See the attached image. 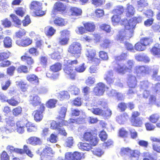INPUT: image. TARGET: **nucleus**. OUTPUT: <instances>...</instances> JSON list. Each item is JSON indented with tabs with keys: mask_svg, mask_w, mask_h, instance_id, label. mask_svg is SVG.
Instances as JSON below:
<instances>
[{
	"mask_svg": "<svg viewBox=\"0 0 160 160\" xmlns=\"http://www.w3.org/2000/svg\"><path fill=\"white\" fill-rule=\"evenodd\" d=\"M0 160H10V157L7 152L3 151L0 155Z\"/></svg>",
	"mask_w": 160,
	"mask_h": 160,
	"instance_id": "obj_64",
	"label": "nucleus"
},
{
	"mask_svg": "<svg viewBox=\"0 0 160 160\" xmlns=\"http://www.w3.org/2000/svg\"><path fill=\"white\" fill-rule=\"evenodd\" d=\"M112 21L114 24H117L120 23L121 24L124 25V26L127 23L128 20L126 18L121 19L120 15L117 14L113 15L112 17Z\"/></svg>",
	"mask_w": 160,
	"mask_h": 160,
	"instance_id": "obj_22",
	"label": "nucleus"
},
{
	"mask_svg": "<svg viewBox=\"0 0 160 160\" xmlns=\"http://www.w3.org/2000/svg\"><path fill=\"white\" fill-rule=\"evenodd\" d=\"M22 108L20 106L14 108L12 110V114L15 117L21 115L22 113Z\"/></svg>",
	"mask_w": 160,
	"mask_h": 160,
	"instance_id": "obj_40",
	"label": "nucleus"
},
{
	"mask_svg": "<svg viewBox=\"0 0 160 160\" xmlns=\"http://www.w3.org/2000/svg\"><path fill=\"white\" fill-rule=\"evenodd\" d=\"M33 13L35 16L37 17H42L46 14L45 11L42 10V7L34 11Z\"/></svg>",
	"mask_w": 160,
	"mask_h": 160,
	"instance_id": "obj_52",
	"label": "nucleus"
},
{
	"mask_svg": "<svg viewBox=\"0 0 160 160\" xmlns=\"http://www.w3.org/2000/svg\"><path fill=\"white\" fill-rule=\"evenodd\" d=\"M137 80L135 76L132 75L128 76V78L127 84L130 88H134L137 86Z\"/></svg>",
	"mask_w": 160,
	"mask_h": 160,
	"instance_id": "obj_25",
	"label": "nucleus"
},
{
	"mask_svg": "<svg viewBox=\"0 0 160 160\" xmlns=\"http://www.w3.org/2000/svg\"><path fill=\"white\" fill-rule=\"evenodd\" d=\"M62 64L60 62H56L50 67L51 71L53 72H56L62 69Z\"/></svg>",
	"mask_w": 160,
	"mask_h": 160,
	"instance_id": "obj_41",
	"label": "nucleus"
},
{
	"mask_svg": "<svg viewBox=\"0 0 160 160\" xmlns=\"http://www.w3.org/2000/svg\"><path fill=\"white\" fill-rule=\"evenodd\" d=\"M26 79L30 82L38 85L39 80L38 77L34 74H30L28 75L26 77Z\"/></svg>",
	"mask_w": 160,
	"mask_h": 160,
	"instance_id": "obj_27",
	"label": "nucleus"
},
{
	"mask_svg": "<svg viewBox=\"0 0 160 160\" xmlns=\"http://www.w3.org/2000/svg\"><path fill=\"white\" fill-rule=\"evenodd\" d=\"M160 118V116L158 113H155L150 116L148 120L152 123H155L159 121Z\"/></svg>",
	"mask_w": 160,
	"mask_h": 160,
	"instance_id": "obj_38",
	"label": "nucleus"
},
{
	"mask_svg": "<svg viewBox=\"0 0 160 160\" xmlns=\"http://www.w3.org/2000/svg\"><path fill=\"white\" fill-rule=\"evenodd\" d=\"M109 88L103 83L99 82L93 88L92 92L95 96L100 97L103 95L105 90H108Z\"/></svg>",
	"mask_w": 160,
	"mask_h": 160,
	"instance_id": "obj_11",
	"label": "nucleus"
},
{
	"mask_svg": "<svg viewBox=\"0 0 160 160\" xmlns=\"http://www.w3.org/2000/svg\"><path fill=\"white\" fill-rule=\"evenodd\" d=\"M40 63L44 68H45L48 64V58L45 56H41L40 58Z\"/></svg>",
	"mask_w": 160,
	"mask_h": 160,
	"instance_id": "obj_63",
	"label": "nucleus"
},
{
	"mask_svg": "<svg viewBox=\"0 0 160 160\" xmlns=\"http://www.w3.org/2000/svg\"><path fill=\"white\" fill-rule=\"evenodd\" d=\"M11 84V81L10 79H8L5 82L1 84V88L4 91H6L8 89Z\"/></svg>",
	"mask_w": 160,
	"mask_h": 160,
	"instance_id": "obj_60",
	"label": "nucleus"
},
{
	"mask_svg": "<svg viewBox=\"0 0 160 160\" xmlns=\"http://www.w3.org/2000/svg\"><path fill=\"white\" fill-rule=\"evenodd\" d=\"M140 112L138 111L132 112L130 122L131 125L135 127H141L143 124L142 118L139 117Z\"/></svg>",
	"mask_w": 160,
	"mask_h": 160,
	"instance_id": "obj_7",
	"label": "nucleus"
},
{
	"mask_svg": "<svg viewBox=\"0 0 160 160\" xmlns=\"http://www.w3.org/2000/svg\"><path fill=\"white\" fill-rule=\"evenodd\" d=\"M70 97L68 92L66 91L60 92L58 96V98L61 101L68 99Z\"/></svg>",
	"mask_w": 160,
	"mask_h": 160,
	"instance_id": "obj_34",
	"label": "nucleus"
},
{
	"mask_svg": "<svg viewBox=\"0 0 160 160\" xmlns=\"http://www.w3.org/2000/svg\"><path fill=\"white\" fill-rule=\"evenodd\" d=\"M28 52L30 54L33 56H37L39 54V52L35 47H30L28 49Z\"/></svg>",
	"mask_w": 160,
	"mask_h": 160,
	"instance_id": "obj_53",
	"label": "nucleus"
},
{
	"mask_svg": "<svg viewBox=\"0 0 160 160\" xmlns=\"http://www.w3.org/2000/svg\"><path fill=\"white\" fill-rule=\"evenodd\" d=\"M80 153L77 152L73 153L71 152H67L65 154V159L66 160H80L81 158Z\"/></svg>",
	"mask_w": 160,
	"mask_h": 160,
	"instance_id": "obj_20",
	"label": "nucleus"
},
{
	"mask_svg": "<svg viewBox=\"0 0 160 160\" xmlns=\"http://www.w3.org/2000/svg\"><path fill=\"white\" fill-rule=\"evenodd\" d=\"M93 154L98 157H101L104 153L102 149L99 148H96L92 151Z\"/></svg>",
	"mask_w": 160,
	"mask_h": 160,
	"instance_id": "obj_59",
	"label": "nucleus"
},
{
	"mask_svg": "<svg viewBox=\"0 0 160 160\" xmlns=\"http://www.w3.org/2000/svg\"><path fill=\"white\" fill-rule=\"evenodd\" d=\"M150 52L152 55L160 57V44L159 43L154 44L150 49Z\"/></svg>",
	"mask_w": 160,
	"mask_h": 160,
	"instance_id": "obj_24",
	"label": "nucleus"
},
{
	"mask_svg": "<svg viewBox=\"0 0 160 160\" xmlns=\"http://www.w3.org/2000/svg\"><path fill=\"white\" fill-rule=\"evenodd\" d=\"M127 53H122L120 55L115 58V63L118 65L116 68V71L118 73L124 74L128 72L125 64H122V62L125 60L127 58Z\"/></svg>",
	"mask_w": 160,
	"mask_h": 160,
	"instance_id": "obj_5",
	"label": "nucleus"
},
{
	"mask_svg": "<svg viewBox=\"0 0 160 160\" xmlns=\"http://www.w3.org/2000/svg\"><path fill=\"white\" fill-rule=\"evenodd\" d=\"M81 44L77 42H74L71 44L68 48V52L70 54L77 58L80 56L82 50Z\"/></svg>",
	"mask_w": 160,
	"mask_h": 160,
	"instance_id": "obj_8",
	"label": "nucleus"
},
{
	"mask_svg": "<svg viewBox=\"0 0 160 160\" xmlns=\"http://www.w3.org/2000/svg\"><path fill=\"white\" fill-rule=\"evenodd\" d=\"M26 142L28 144L35 146L41 145L42 142L40 138L33 136L29 138L26 140Z\"/></svg>",
	"mask_w": 160,
	"mask_h": 160,
	"instance_id": "obj_19",
	"label": "nucleus"
},
{
	"mask_svg": "<svg viewBox=\"0 0 160 160\" xmlns=\"http://www.w3.org/2000/svg\"><path fill=\"white\" fill-rule=\"evenodd\" d=\"M88 60L93 63L96 65H98L101 62V60L97 56L96 52L95 50L91 49L88 51L86 54Z\"/></svg>",
	"mask_w": 160,
	"mask_h": 160,
	"instance_id": "obj_12",
	"label": "nucleus"
},
{
	"mask_svg": "<svg viewBox=\"0 0 160 160\" xmlns=\"http://www.w3.org/2000/svg\"><path fill=\"white\" fill-rule=\"evenodd\" d=\"M61 37L58 38V43L61 45H66L68 44L69 38L66 37L69 34V32L67 29L62 30L60 32Z\"/></svg>",
	"mask_w": 160,
	"mask_h": 160,
	"instance_id": "obj_13",
	"label": "nucleus"
},
{
	"mask_svg": "<svg viewBox=\"0 0 160 160\" xmlns=\"http://www.w3.org/2000/svg\"><path fill=\"white\" fill-rule=\"evenodd\" d=\"M112 42L110 39L105 38L102 39L100 44V47L103 49L109 48L112 45Z\"/></svg>",
	"mask_w": 160,
	"mask_h": 160,
	"instance_id": "obj_28",
	"label": "nucleus"
},
{
	"mask_svg": "<svg viewBox=\"0 0 160 160\" xmlns=\"http://www.w3.org/2000/svg\"><path fill=\"white\" fill-rule=\"evenodd\" d=\"M57 102V100L55 99H50L46 103V107L49 108H54Z\"/></svg>",
	"mask_w": 160,
	"mask_h": 160,
	"instance_id": "obj_43",
	"label": "nucleus"
},
{
	"mask_svg": "<svg viewBox=\"0 0 160 160\" xmlns=\"http://www.w3.org/2000/svg\"><path fill=\"white\" fill-rule=\"evenodd\" d=\"M142 19V18L141 16L134 17L129 19L127 22V23L125 25L128 26L134 32L136 24L141 22Z\"/></svg>",
	"mask_w": 160,
	"mask_h": 160,
	"instance_id": "obj_15",
	"label": "nucleus"
},
{
	"mask_svg": "<svg viewBox=\"0 0 160 160\" xmlns=\"http://www.w3.org/2000/svg\"><path fill=\"white\" fill-rule=\"evenodd\" d=\"M6 130L9 132L14 131L16 129L15 121L13 117L9 116L5 119Z\"/></svg>",
	"mask_w": 160,
	"mask_h": 160,
	"instance_id": "obj_16",
	"label": "nucleus"
},
{
	"mask_svg": "<svg viewBox=\"0 0 160 160\" xmlns=\"http://www.w3.org/2000/svg\"><path fill=\"white\" fill-rule=\"evenodd\" d=\"M96 130H87L83 134L82 138L85 141L89 142L92 146H96L99 141Z\"/></svg>",
	"mask_w": 160,
	"mask_h": 160,
	"instance_id": "obj_4",
	"label": "nucleus"
},
{
	"mask_svg": "<svg viewBox=\"0 0 160 160\" xmlns=\"http://www.w3.org/2000/svg\"><path fill=\"white\" fill-rule=\"evenodd\" d=\"M67 112V108L66 107H61L58 112V115L56 118L57 120L61 121L57 122L56 121H53L51 123L50 126L52 129L57 130L58 133L65 136H66L67 133L64 128H62V123L63 121H65V118Z\"/></svg>",
	"mask_w": 160,
	"mask_h": 160,
	"instance_id": "obj_2",
	"label": "nucleus"
},
{
	"mask_svg": "<svg viewBox=\"0 0 160 160\" xmlns=\"http://www.w3.org/2000/svg\"><path fill=\"white\" fill-rule=\"evenodd\" d=\"M10 17L12 18L13 22L15 24L18 26L21 25L22 21L17 16L12 14L10 15Z\"/></svg>",
	"mask_w": 160,
	"mask_h": 160,
	"instance_id": "obj_46",
	"label": "nucleus"
},
{
	"mask_svg": "<svg viewBox=\"0 0 160 160\" xmlns=\"http://www.w3.org/2000/svg\"><path fill=\"white\" fill-rule=\"evenodd\" d=\"M68 90L73 93L75 95H78L80 92V89L76 86H71L68 88Z\"/></svg>",
	"mask_w": 160,
	"mask_h": 160,
	"instance_id": "obj_49",
	"label": "nucleus"
},
{
	"mask_svg": "<svg viewBox=\"0 0 160 160\" xmlns=\"http://www.w3.org/2000/svg\"><path fill=\"white\" fill-rule=\"evenodd\" d=\"M7 102L10 105L13 107L18 106L20 103V102L16 100L13 97L10 99H8Z\"/></svg>",
	"mask_w": 160,
	"mask_h": 160,
	"instance_id": "obj_54",
	"label": "nucleus"
},
{
	"mask_svg": "<svg viewBox=\"0 0 160 160\" xmlns=\"http://www.w3.org/2000/svg\"><path fill=\"white\" fill-rule=\"evenodd\" d=\"M129 116L126 112H124L118 116L117 118L118 121L121 122L127 120L129 118Z\"/></svg>",
	"mask_w": 160,
	"mask_h": 160,
	"instance_id": "obj_62",
	"label": "nucleus"
},
{
	"mask_svg": "<svg viewBox=\"0 0 160 160\" xmlns=\"http://www.w3.org/2000/svg\"><path fill=\"white\" fill-rule=\"evenodd\" d=\"M54 9L56 11L63 12L66 10L67 6L62 2H57L54 4Z\"/></svg>",
	"mask_w": 160,
	"mask_h": 160,
	"instance_id": "obj_29",
	"label": "nucleus"
},
{
	"mask_svg": "<svg viewBox=\"0 0 160 160\" xmlns=\"http://www.w3.org/2000/svg\"><path fill=\"white\" fill-rule=\"evenodd\" d=\"M78 63V60L75 59L68 60L64 64L63 72L70 79L75 80L76 78V73H82L85 71L86 68L85 63H83L78 66H75Z\"/></svg>",
	"mask_w": 160,
	"mask_h": 160,
	"instance_id": "obj_1",
	"label": "nucleus"
},
{
	"mask_svg": "<svg viewBox=\"0 0 160 160\" xmlns=\"http://www.w3.org/2000/svg\"><path fill=\"white\" fill-rule=\"evenodd\" d=\"M128 132L125 130L124 128H122L119 129L118 132V136L122 138H125L127 137Z\"/></svg>",
	"mask_w": 160,
	"mask_h": 160,
	"instance_id": "obj_58",
	"label": "nucleus"
},
{
	"mask_svg": "<svg viewBox=\"0 0 160 160\" xmlns=\"http://www.w3.org/2000/svg\"><path fill=\"white\" fill-rule=\"evenodd\" d=\"M94 13L95 16L97 18H100L104 15V11L102 9L98 8L95 11Z\"/></svg>",
	"mask_w": 160,
	"mask_h": 160,
	"instance_id": "obj_56",
	"label": "nucleus"
},
{
	"mask_svg": "<svg viewBox=\"0 0 160 160\" xmlns=\"http://www.w3.org/2000/svg\"><path fill=\"white\" fill-rule=\"evenodd\" d=\"M22 122V121H18L16 123L17 131L21 134L23 133L25 131V126Z\"/></svg>",
	"mask_w": 160,
	"mask_h": 160,
	"instance_id": "obj_37",
	"label": "nucleus"
},
{
	"mask_svg": "<svg viewBox=\"0 0 160 160\" xmlns=\"http://www.w3.org/2000/svg\"><path fill=\"white\" fill-rule=\"evenodd\" d=\"M69 12L71 16L76 17L81 15L82 12L81 9L77 7H71Z\"/></svg>",
	"mask_w": 160,
	"mask_h": 160,
	"instance_id": "obj_31",
	"label": "nucleus"
},
{
	"mask_svg": "<svg viewBox=\"0 0 160 160\" xmlns=\"http://www.w3.org/2000/svg\"><path fill=\"white\" fill-rule=\"evenodd\" d=\"M56 32V29L52 26H49L45 28V33L48 37L53 36Z\"/></svg>",
	"mask_w": 160,
	"mask_h": 160,
	"instance_id": "obj_32",
	"label": "nucleus"
},
{
	"mask_svg": "<svg viewBox=\"0 0 160 160\" xmlns=\"http://www.w3.org/2000/svg\"><path fill=\"white\" fill-rule=\"evenodd\" d=\"M42 6V3L39 1H32L30 5V8L31 10L34 11L40 8Z\"/></svg>",
	"mask_w": 160,
	"mask_h": 160,
	"instance_id": "obj_36",
	"label": "nucleus"
},
{
	"mask_svg": "<svg viewBox=\"0 0 160 160\" xmlns=\"http://www.w3.org/2000/svg\"><path fill=\"white\" fill-rule=\"evenodd\" d=\"M124 27V30L120 31L115 39L121 42H123L124 41L129 39L133 35L134 32L128 26L125 25Z\"/></svg>",
	"mask_w": 160,
	"mask_h": 160,
	"instance_id": "obj_6",
	"label": "nucleus"
},
{
	"mask_svg": "<svg viewBox=\"0 0 160 160\" xmlns=\"http://www.w3.org/2000/svg\"><path fill=\"white\" fill-rule=\"evenodd\" d=\"M98 55L101 60L107 61L108 59V53L104 51H99Z\"/></svg>",
	"mask_w": 160,
	"mask_h": 160,
	"instance_id": "obj_44",
	"label": "nucleus"
},
{
	"mask_svg": "<svg viewBox=\"0 0 160 160\" xmlns=\"http://www.w3.org/2000/svg\"><path fill=\"white\" fill-rule=\"evenodd\" d=\"M92 4L96 7H100L103 5L105 0H91Z\"/></svg>",
	"mask_w": 160,
	"mask_h": 160,
	"instance_id": "obj_50",
	"label": "nucleus"
},
{
	"mask_svg": "<svg viewBox=\"0 0 160 160\" xmlns=\"http://www.w3.org/2000/svg\"><path fill=\"white\" fill-rule=\"evenodd\" d=\"M45 108L44 104L42 103L40 105L38 109L34 111L32 113L34 120L37 122L41 121L43 118V113L45 110Z\"/></svg>",
	"mask_w": 160,
	"mask_h": 160,
	"instance_id": "obj_14",
	"label": "nucleus"
},
{
	"mask_svg": "<svg viewBox=\"0 0 160 160\" xmlns=\"http://www.w3.org/2000/svg\"><path fill=\"white\" fill-rule=\"evenodd\" d=\"M16 69L15 67L13 65L7 68V74L9 76H12L14 74Z\"/></svg>",
	"mask_w": 160,
	"mask_h": 160,
	"instance_id": "obj_55",
	"label": "nucleus"
},
{
	"mask_svg": "<svg viewBox=\"0 0 160 160\" xmlns=\"http://www.w3.org/2000/svg\"><path fill=\"white\" fill-rule=\"evenodd\" d=\"M53 154L52 148L47 147L42 150V153L40 156L41 160H52Z\"/></svg>",
	"mask_w": 160,
	"mask_h": 160,
	"instance_id": "obj_17",
	"label": "nucleus"
},
{
	"mask_svg": "<svg viewBox=\"0 0 160 160\" xmlns=\"http://www.w3.org/2000/svg\"><path fill=\"white\" fill-rule=\"evenodd\" d=\"M20 59L22 62H25L27 66L22 65L18 67L17 69L18 72L28 73V67L30 69H32L35 64V61L34 59L32 57L25 52L21 57Z\"/></svg>",
	"mask_w": 160,
	"mask_h": 160,
	"instance_id": "obj_3",
	"label": "nucleus"
},
{
	"mask_svg": "<svg viewBox=\"0 0 160 160\" xmlns=\"http://www.w3.org/2000/svg\"><path fill=\"white\" fill-rule=\"evenodd\" d=\"M134 65V62L132 60H128L125 65L126 67L128 72H131Z\"/></svg>",
	"mask_w": 160,
	"mask_h": 160,
	"instance_id": "obj_47",
	"label": "nucleus"
},
{
	"mask_svg": "<svg viewBox=\"0 0 160 160\" xmlns=\"http://www.w3.org/2000/svg\"><path fill=\"white\" fill-rule=\"evenodd\" d=\"M134 47L135 49L138 51H143L146 49V47L142 44L140 40L135 44Z\"/></svg>",
	"mask_w": 160,
	"mask_h": 160,
	"instance_id": "obj_45",
	"label": "nucleus"
},
{
	"mask_svg": "<svg viewBox=\"0 0 160 160\" xmlns=\"http://www.w3.org/2000/svg\"><path fill=\"white\" fill-rule=\"evenodd\" d=\"M140 40L145 47L150 46L153 42V39L150 37H143L141 38Z\"/></svg>",
	"mask_w": 160,
	"mask_h": 160,
	"instance_id": "obj_35",
	"label": "nucleus"
},
{
	"mask_svg": "<svg viewBox=\"0 0 160 160\" xmlns=\"http://www.w3.org/2000/svg\"><path fill=\"white\" fill-rule=\"evenodd\" d=\"M100 28L102 30L104 31L107 33H109L111 32V28L108 24H102L100 26Z\"/></svg>",
	"mask_w": 160,
	"mask_h": 160,
	"instance_id": "obj_61",
	"label": "nucleus"
},
{
	"mask_svg": "<svg viewBox=\"0 0 160 160\" xmlns=\"http://www.w3.org/2000/svg\"><path fill=\"white\" fill-rule=\"evenodd\" d=\"M83 25L86 31L89 32H93L95 29V25L93 22H88L83 23Z\"/></svg>",
	"mask_w": 160,
	"mask_h": 160,
	"instance_id": "obj_33",
	"label": "nucleus"
},
{
	"mask_svg": "<svg viewBox=\"0 0 160 160\" xmlns=\"http://www.w3.org/2000/svg\"><path fill=\"white\" fill-rule=\"evenodd\" d=\"M53 22L55 25L59 26H64L66 24L64 19L60 17L55 18L53 20Z\"/></svg>",
	"mask_w": 160,
	"mask_h": 160,
	"instance_id": "obj_39",
	"label": "nucleus"
},
{
	"mask_svg": "<svg viewBox=\"0 0 160 160\" xmlns=\"http://www.w3.org/2000/svg\"><path fill=\"white\" fill-rule=\"evenodd\" d=\"M117 107L121 112H124L127 108V104L124 102H121L118 103Z\"/></svg>",
	"mask_w": 160,
	"mask_h": 160,
	"instance_id": "obj_51",
	"label": "nucleus"
},
{
	"mask_svg": "<svg viewBox=\"0 0 160 160\" xmlns=\"http://www.w3.org/2000/svg\"><path fill=\"white\" fill-rule=\"evenodd\" d=\"M32 42V40L29 37L26 38L20 39L17 40L15 43L20 47H28L31 45Z\"/></svg>",
	"mask_w": 160,
	"mask_h": 160,
	"instance_id": "obj_18",
	"label": "nucleus"
},
{
	"mask_svg": "<svg viewBox=\"0 0 160 160\" xmlns=\"http://www.w3.org/2000/svg\"><path fill=\"white\" fill-rule=\"evenodd\" d=\"M92 112L95 115L102 117L104 119L109 118L112 114L111 110L108 108H104L103 110L99 108H93Z\"/></svg>",
	"mask_w": 160,
	"mask_h": 160,
	"instance_id": "obj_10",
	"label": "nucleus"
},
{
	"mask_svg": "<svg viewBox=\"0 0 160 160\" xmlns=\"http://www.w3.org/2000/svg\"><path fill=\"white\" fill-rule=\"evenodd\" d=\"M31 22V20L30 17L28 15H27L23 19L22 21V26L24 27H26Z\"/></svg>",
	"mask_w": 160,
	"mask_h": 160,
	"instance_id": "obj_57",
	"label": "nucleus"
},
{
	"mask_svg": "<svg viewBox=\"0 0 160 160\" xmlns=\"http://www.w3.org/2000/svg\"><path fill=\"white\" fill-rule=\"evenodd\" d=\"M27 31L23 28H21L15 33V36L17 38H21L26 34Z\"/></svg>",
	"mask_w": 160,
	"mask_h": 160,
	"instance_id": "obj_48",
	"label": "nucleus"
},
{
	"mask_svg": "<svg viewBox=\"0 0 160 160\" xmlns=\"http://www.w3.org/2000/svg\"><path fill=\"white\" fill-rule=\"evenodd\" d=\"M78 146L79 148L83 151H89L92 149V146L90 143L80 142L78 144Z\"/></svg>",
	"mask_w": 160,
	"mask_h": 160,
	"instance_id": "obj_30",
	"label": "nucleus"
},
{
	"mask_svg": "<svg viewBox=\"0 0 160 160\" xmlns=\"http://www.w3.org/2000/svg\"><path fill=\"white\" fill-rule=\"evenodd\" d=\"M113 77V72L112 70H109L107 72L105 75L104 79L109 85H111L114 82V78Z\"/></svg>",
	"mask_w": 160,
	"mask_h": 160,
	"instance_id": "obj_26",
	"label": "nucleus"
},
{
	"mask_svg": "<svg viewBox=\"0 0 160 160\" xmlns=\"http://www.w3.org/2000/svg\"><path fill=\"white\" fill-rule=\"evenodd\" d=\"M151 72L150 68L146 66H136L134 69V73L137 78L139 79L146 75L149 74Z\"/></svg>",
	"mask_w": 160,
	"mask_h": 160,
	"instance_id": "obj_9",
	"label": "nucleus"
},
{
	"mask_svg": "<svg viewBox=\"0 0 160 160\" xmlns=\"http://www.w3.org/2000/svg\"><path fill=\"white\" fill-rule=\"evenodd\" d=\"M136 10L135 8L132 5L128 3L125 11V15L128 18H129L133 16L135 14Z\"/></svg>",
	"mask_w": 160,
	"mask_h": 160,
	"instance_id": "obj_23",
	"label": "nucleus"
},
{
	"mask_svg": "<svg viewBox=\"0 0 160 160\" xmlns=\"http://www.w3.org/2000/svg\"><path fill=\"white\" fill-rule=\"evenodd\" d=\"M29 101L30 104L34 107L40 105L42 104L40 98L37 95L30 96Z\"/></svg>",
	"mask_w": 160,
	"mask_h": 160,
	"instance_id": "obj_21",
	"label": "nucleus"
},
{
	"mask_svg": "<svg viewBox=\"0 0 160 160\" xmlns=\"http://www.w3.org/2000/svg\"><path fill=\"white\" fill-rule=\"evenodd\" d=\"M27 131L29 132H36L37 130V127L33 123L30 122H28L26 126Z\"/></svg>",
	"mask_w": 160,
	"mask_h": 160,
	"instance_id": "obj_42",
	"label": "nucleus"
}]
</instances>
